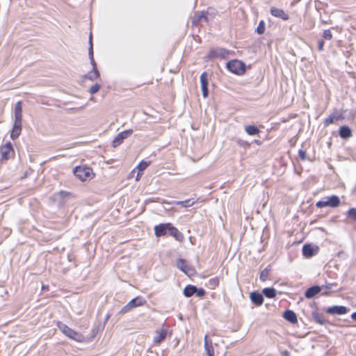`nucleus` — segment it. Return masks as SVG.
<instances>
[{
    "label": "nucleus",
    "instance_id": "nucleus-1",
    "mask_svg": "<svg viewBox=\"0 0 356 356\" xmlns=\"http://www.w3.org/2000/svg\"><path fill=\"white\" fill-rule=\"evenodd\" d=\"M74 176L81 181H88L95 177L92 169L88 166L80 165L73 169Z\"/></svg>",
    "mask_w": 356,
    "mask_h": 356
},
{
    "label": "nucleus",
    "instance_id": "nucleus-2",
    "mask_svg": "<svg viewBox=\"0 0 356 356\" xmlns=\"http://www.w3.org/2000/svg\"><path fill=\"white\" fill-rule=\"evenodd\" d=\"M58 327L66 337L76 341L82 342L85 340L84 337L81 333L74 331L62 323H58Z\"/></svg>",
    "mask_w": 356,
    "mask_h": 356
},
{
    "label": "nucleus",
    "instance_id": "nucleus-3",
    "mask_svg": "<svg viewBox=\"0 0 356 356\" xmlns=\"http://www.w3.org/2000/svg\"><path fill=\"white\" fill-rule=\"evenodd\" d=\"M227 69L236 74H242L245 72V64L238 60H233L227 63Z\"/></svg>",
    "mask_w": 356,
    "mask_h": 356
},
{
    "label": "nucleus",
    "instance_id": "nucleus-4",
    "mask_svg": "<svg viewBox=\"0 0 356 356\" xmlns=\"http://www.w3.org/2000/svg\"><path fill=\"white\" fill-rule=\"evenodd\" d=\"M14 155L15 151L10 142L5 143L0 147L1 160L7 161L13 158Z\"/></svg>",
    "mask_w": 356,
    "mask_h": 356
},
{
    "label": "nucleus",
    "instance_id": "nucleus-5",
    "mask_svg": "<svg viewBox=\"0 0 356 356\" xmlns=\"http://www.w3.org/2000/svg\"><path fill=\"white\" fill-rule=\"evenodd\" d=\"M340 204V200L338 196L332 195L327 198V200H321L316 202V206L318 208L325 207H337Z\"/></svg>",
    "mask_w": 356,
    "mask_h": 356
},
{
    "label": "nucleus",
    "instance_id": "nucleus-6",
    "mask_svg": "<svg viewBox=\"0 0 356 356\" xmlns=\"http://www.w3.org/2000/svg\"><path fill=\"white\" fill-rule=\"evenodd\" d=\"M132 134V130L129 129L119 133L113 140V147H117L122 143L124 139L130 137Z\"/></svg>",
    "mask_w": 356,
    "mask_h": 356
},
{
    "label": "nucleus",
    "instance_id": "nucleus-7",
    "mask_svg": "<svg viewBox=\"0 0 356 356\" xmlns=\"http://www.w3.org/2000/svg\"><path fill=\"white\" fill-rule=\"evenodd\" d=\"M177 267L188 275H193L195 270L192 268L187 261L182 259H179L177 261Z\"/></svg>",
    "mask_w": 356,
    "mask_h": 356
},
{
    "label": "nucleus",
    "instance_id": "nucleus-8",
    "mask_svg": "<svg viewBox=\"0 0 356 356\" xmlns=\"http://www.w3.org/2000/svg\"><path fill=\"white\" fill-rule=\"evenodd\" d=\"M200 84H201V90L202 92V95L204 98L208 96V75L206 72H204L200 75Z\"/></svg>",
    "mask_w": 356,
    "mask_h": 356
},
{
    "label": "nucleus",
    "instance_id": "nucleus-9",
    "mask_svg": "<svg viewBox=\"0 0 356 356\" xmlns=\"http://www.w3.org/2000/svg\"><path fill=\"white\" fill-rule=\"evenodd\" d=\"M167 330L163 327H160L155 331L153 341L155 343H161L166 337Z\"/></svg>",
    "mask_w": 356,
    "mask_h": 356
},
{
    "label": "nucleus",
    "instance_id": "nucleus-10",
    "mask_svg": "<svg viewBox=\"0 0 356 356\" xmlns=\"http://www.w3.org/2000/svg\"><path fill=\"white\" fill-rule=\"evenodd\" d=\"M228 54V51L222 48L214 49L210 51V56L212 58H225Z\"/></svg>",
    "mask_w": 356,
    "mask_h": 356
},
{
    "label": "nucleus",
    "instance_id": "nucleus-11",
    "mask_svg": "<svg viewBox=\"0 0 356 356\" xmlns=\"http://www.w3.org/2000/svg\"><path fill=\"white\" fill-rule=\"evenodd\" d=\"M347 312V308L344 306H333L327 308V313L330 314H343Z\"/></svg>",
    "mask_w": 356,
    "mask_h": 356
},
{
    "label": "nucleus",
    "instance_id": "nucleus-12",
    "mask_svg": "<svg viewBox=\"0 0 356 356\" xmlns=\"http://www.w3.org/2000/svg\"><path fill=\"white\" fill-rule=\"evenodd\" d=\"M15 120L17 122H22V102L18 101L15 105L14 111Z\"/></svg>",
    "mask_w": 356,
    "mask_h": 356
},
{
    "label": "nucleus",
    "instance_id": "nucleus-13",
    "mask_svg": "<svg viewBox=\"0 0 356 356\" xmlns=\"http://www.w3.org/2000/svg\"><path fill=\"white\" fill-rule=\"evenodd\" d=\"M22 131V122L14 121L13 129L10 133V138L15 139L18 138Z\"/></svg>",
    "mask_w": 356,
    "mask_h": 356
},
{
    "label": "nucleus",
    "instance_id": "nucleus-14",
    "mask_svg": "<svg viewBox=\"0 0 356 356\" xmlns=\"http://www.w3.org/2000/svg\"><path fill=\"white\" fill-rule=\"evenodd\" d=\"M250 298L251 301L254 304H255L257 306H260L263 304V302H264L263 296L257 291L252 292L250 295Z\"/></svg>",
    "mask_w": 356,
    "mask_h": 356
},
{
    "label": "nucleus",
    "instance_id": "nucleus-15",
    "mask_svg": "<svg viewBox=\"0 0 356 356\" xmlns=\"http://www.w3.org/2000/svg\"><path fill=\"white\" fill-rule=\"evenodd\" d=\"M204 350L207 356H214V349L211 341L209 340L208 335L204 336Z\"/></svg>",
    "mask_w": 356,
    "mask_h": 356
},
{
    "label": "nucleus",
    "instance_id": "nucleus-16",
    "mask_svg": "<svg viewBox=\"0 0 356 356\" xmlns=\"http://www.w3.org/2000/svg\"><path fill=\"white\" fill-rule=\"evenodd\" d=\"M168 227H169V223L160 224L159 225L155 226L154 234L156 236L160 237L161 236L165 235L168 232Z\"/></svg>",
    "mask_w": 356,
    "mask_h": 356
},
{
    "label": "nucleus",
    "instance_id": "nucleus-17",
    "mask_svg": "<svg viewBox=\"0 0 356 356\" xmlns=\"http://www.w3.org/2000/svg\"><path fill=\"white\" fill-rule=\"evenodd\" d=\"M168 232L169 234L174 238H175L177 241H181L183 239L182 234L175 227H173L170 223H169V227H168Z\"/></svg>",
    "mask_w": 356,
    "mask_h": 356
},
{
    "label": "nucleus",
    "instance_id": "nucleus-18",
    "mask_svg": "<svg viewBox=\"0 0 356 356\" xmlns=\"http://www.w3.org/2000/svg\"><path fill=\"white\" fill-rule=\"evenodd\" d=\"M270 13L275 17H280L285 20L289 19V15L282 9L280 8L275 7L272 8L270 9Z\"/></svg>",
    "mask_w": 356,
    "mask_h": 356
},
{
    "label": "nucleus",
    "instance_id": "nucleus-19",
    "mask_svg": "<svg viewBox=\"0 0 356 356\" xmlns=\"http://www.w3.org/2000/svg\"><path fill=\"white\" fill-rule=\"evenodd\" d=\"M150 164V162L149 161H141L138 165H137V170H138V173H137V176L136 177V180H138L142 174H143V171L145 170Z\"/></svg>",
    "mask_w": 356,
    "mask_h": 356
},
{
    "label": "nucleus",
    "instance_id": "nucleus-20",
    "mask_svg": "<svg viewBox=\"0 0 356 356\" xmlns=\"http://www.w3.org/2000/svg\"><path fill=\"white\" fill-rule=\"evenodd\" d=\"M302 254L305 257H311L315 254V249L312 245L306 244L302 248Z\"/></svg>",
    "mask_w": 356,
    "mask_h": 356
},
{
    "label": "nucleus",
    "instance_id": "nucleus-21",
    "mask_svg": "<svg viewBox=\"0 0 356 356\" xmlns=\"http://www.w3.org/2000/svg\"><path fill=\"white\" fill-rule=\"evenodd\" d=\"M100 74L97 68L96 65L95 67L92 66V70L88 72L87 75L85 76L86 79H88L91 81H94L99 77Z\"/></svg>",
    "mask_w": 356,
    "mask_h": 356
},
{
    "label": "nucleus",
    "instance_id": "nucleus-22",
    "mask_svg": "<svg viewBox=\"0 0 356 356\" xmlns=\"http://www.w3.org/2000/svg\"><path fill=\"white\" fill-rule=\"evenodd\" d=\"M321 291V288L318 286H314L309 288L305 292V297L311 298Z\"/></svg>",
    "mask_w": 356,
    "mask_h": 356
},
{
    "label": "nucleus",
    "instance_id": "nucleus-23",
    "mask_svg": "<svg viewBox=\"0 0 356 356\" xmlns=\"http://www.w3.org/2000/svg\"><path fill=\"white\" fill-rule=\"evenodd\" d=\"M339 136L342 138H348L352 136L350 129L347 126H343L339 129Z\"/></svg>",
    "mask_w": 356,
    "mask_h": 356
},
{
    "label": "nucleus",
    "instance_id": "nucleus-24",
    "mask_svg": "<svg viewBox=\"0 0 356 356\" xmlns=\"http://www.w3.org/2000/svg\"><path fill=\"white\" fill-rule=\"evenodd\" d=\"M284 318L292 323H295L297 322V317L296 314L291 310H287L284 312Z\"/></svg>",
    "mask_w": 356,
    "mask_h": 356
},
{
    "label": "nucleus",
    "instance_id": "nucleus-25",
    "mask_svg": "<svg viewBox=\"0 0 356 356\" xmlns=\"http://www.w3.org/2000/svg\"><path fill=\"white\" fill-rule=\"evenodd\" d=\"M245 132L250 136H254L259 134V129L254 125H248L245 127Z\"/></svg>",
    "mask_w": 356,
    "mask_h": 356
},
{
    "label": "nucleus",
    "instance_id": "nucleus-26",
    "mask_svg": "<svg viewBox=\"0 0 356 356\" xmlns=\"http://www.w3.org/2000/svg\"><path fill=\"white\" fill-rule=\"evenodd\" d=\"M197 291V288L192 285H188L184 289V294L186 297H191Z\"/></svg>",
    "mask_w": 356,
    "mask_h": 356
},
{
    "label": "nucleus",
    "instance_id": "nucleus-27",
    "mask_svg": "<svg viewBox=\"0 0 356 356\" xmlns=\"http://www.w3.org/2000/svg\"><path fill=\"white\" fill-rule=\"evenodd\" d=\"M90 47L88 49V55L90 57V63L92 66L95 67L96 63L93 58V49H92V35H90L89 38Z\"/></svg>",
    "mask_w": 356,
    "mask_h": 356
},
{
    "label": "nucleus",
    "instance_id": "nucleus-28",
    "mask_svg": "<svg viewBox=\"0 0 356 356\" xmlns=\"http://www.w3.org/2000/svg\"><path fill=\"white\" fill-rule=\"evenodd\" d=\"M263 293L267 298H274L276 296V290L274 288H265L263 289Z\"/></svg>",
    "mask_w": 356,
    "mask_h": 356
},
{
    "label": "nucleus",
    "instance_id": "nucleus-29",
    "mask_svg": "<svg viewBox=\"0 0 356 356\" xmlns=\"http://www.w3.org/2000/svg\"><path fill=\"white\" fill-rule=\"evenodd\" d=\"M195 203V201L193 199H188L184 201H179L176 202L175 204L177 205H181L182 207H189L193 206Z\"/></svg>",
    "mask_w": 356,
    "mask_h": 356
},
{
    "label": "nucleus",
    "instance_id": "nucleus-30",
    "mask_svg": "<svg viewBox=\"0 0 356 356\" xmlns=\"http://www.w3.org/2000/svg\"><path fill=\"white\" fill-rule=\"evenodd\" d=\"M339 119V116H336L335 115H330L324 120V125L328 126L330 124L333 123L334 121L338 120Z\"/></svg>",
    "mask_w": 356,
    "mask_h": 356
},
{
    "label": "nucleus",
    "instance_id": "nucleus-31",
    "mask_svg": "<svg viewBox=\"0 0 356 356\" xmlns=\"http://www.w3.org/2000/svg\"><path fill=\"white\" fill-rule=\"evenodd\" d=\"M269 272H270V266H268L267 268H266L265 269H264L261 271V273L260 274V280L262 282H264L268 279V275H269Z\"/></svg>",
    "mask_w": 356,
    "mask_h": 356
},
{
    "label": "nucleus",
    "instance_id": "nucleus-32",
    "mask_svg": "<svg viewBox=\"0 0 356 356\" xmlns=\"http://www.w3.org/2000/svg\"><path fill=\"white\" fill-rule=\"evenodd\" d=\"M347 216L350 219L356 221V209L351 208L347 211Z\"/></svg>",
    "mask_w": 356,
    "mask_h": 356
},
{
    "label": "nucleus",
    "instance_id": "nucleus-33",
    "mask_svg": "<svg viewBox=\"0 0 356 356\" xmlns=\"http://www.w3.org/2000/svg\"><path fill=\"white\" fill-rule=\"evenodd\" d=\"M255 31L258 33V34H263L265 31V23L263 20L260 21L259 22V24L257 26V28L256 29Z\"/></svg>",
    "mask_w": 356,
    "mask_h": 356
},
{
    "label": "nucleus",
    "instance_id": "nucleus-34",
    "mask_svg": "<svg viewBox=\"0 0 356 356\" xmlns=\"http://www.w3.org/2000/svg\"><path fill=\"white\" fill-rule=\"evenodd\" d=\"M202 18H204L206 19V17L204 16V15L203 13L195 14L193 19V24H197L199 22H200V20Z\"/></svg>",
    "mask_w": 356,
    "mask_h": 356
},
{
    "label": "nucleus",
    "instance_id": "nucleus-35",
    "mask_svg": "<svg viewBox=\"0 0 356 356\" xmlns=\"http://www.w3.org/2000/svg\"><path fill=\"white\" fill-rule=\"evenodd\" d=\"M101 86L98 83L94 84L89 88V92L92 95L97 93L100 89Z\"/></svg>",
    "mask_w": 356,
    "mask_h": 356
},
{
    "label": "nucleus",
    "instance_id": "nucleus-36",
    "mask_svg": "<svg viewBox=\"0 0 356 356\" xmlns=\"http://www.w3.org/2000/svg\"><path fill=\"white\" fill-rule=\"evenodd\" d=\"M134 307V299L131 300L122 309V313H125L129 311Z\"/></svg>",
    "mask_w": 356,
    "mask_h": 356
},
{
    "label": "nucleus",
    "instance_id": "nucleus-37",
    "mask_svg": "<svg viewBox=\"0 0 356 356\" xmlns=\"http://www.w3.org/2000/svg\"><path fill=\"white\" fill-rule=\"evenodd\" d=\"M323 38L326 40H331L332 38L331 31L330 30H325L323 32Z\"/></svg>",
    "mask_w": 356,
    "mask_h": 356
},
{
    "label": "nucleus",
    "instance_id": "nucleus-38",
    "mask_svg": "<svg viewBox=\"0 0 356 356\" xmlns=\"http://www.w3.org/2000/svg\"><path fill=\"white\" fill-rule=\"evenodd\" d=\"M237 143L240 146H242V147H248V146L250 145V144L247 141H245V140H241V139L237 140Z\"/></svg>",
    "mask_w": 356,
    "mask_h": 356
},
{
    "label": "nucleus",
    "instance_id": "nucleus-39",
    "mask_svg": "<svg viewBox=\"0 0 356 356\" xmlns=\"http://www.w3.org/2000/svg\"><path fill=\"white\" fill-rule=\"evenodd\" d=\"M298 155L300 156V158L302 159V160H305L306 159V152L302 150V149H300L299 152H298Z\"/></svg>",
    "mask_w": 356,
    "mask_h": 356
},
{
    "label": "nucleus",
    "instance_id": "nucleus-40",
    "mask_svg": "<svg viewBox=\"0 0 356 356\" xmlns=\"http://www.w3.org/2000/svg\"><path fill=\"white\" fill-rule=\"evenodd\" d=\"M196 293L197 296L202 297L205 294V291L203 289H197Z\"/></svg>",
    "mask_w": 356,
    "mask_h": 356
},
{
    "label": "nucleus",
    "instance_id": "nucleus-41",
    "mask_svg": "<svg viewBox=\"0 0 356 356\" xmlns=\"http://www.w3.org/2000/svg\"><path fill=\"white\" fill-rule=\"evenodd\" d=\"M323 45H324V42L323 40H318V49L319 51H322L323 49Z\"/></svg>",
    "mask_w": 356,
    "mask_h": 356
},
{
    "label": "nucleus",
    "instance_id": "nucleus-42",
    "mask_svg": "<svg viewBox=\"0 0 356 356\" xmlns=\"http://www.w3.org/2000/svg\"><path fill=\"white\" fill-rule=\"evenodd\" d=\"M142 305V301L140 299H138V298H135V307L138 306V305Z\"/></svg>",
    "mask_w": 356,
    "mask_h": 356
},
{
    "label": "nucleus",
    "instance_id": "nucleus-43",
    "mask_svg": "<svg viewBox=\"0 0 356 356\" xmlns=\"http://www.w3.org/2000/svg\"><path fill=\"white\" fill-rule=\"evenodd\" d=\"M351 318L356 321V312L353 313L352 315H351Z\"/></svg>",
    "mask_w": 356,
    "mask_h": 356
},
{
    "label": "nucleus",
    "instance_id": "nucleus-44",
    "mask_svg": "<svg viewBox=\"0 0 356 356\" xmlns=\"http://www.w3.org/2000/svg\"><path fill=\"white\" fill-rule=\"evenodd\" d=\"M282 355H283V356H289L290 355V354L288 351H284Z\"/></svg>",
    "mask_w": 356,
    "mask_h": 356
},
{
    "label": "nucleus",
    "instance_id": "nucleus-45",
    "mask_svg": "<svg viewBox=\"0 0 356 356\" xmlns=\"http://www.w3.org/2000/svg\"><path fill=\"white\" fill-rule=\"evenodd\" d=\"M213 282H218V280H217V279H215V280H213Z\"/></svg>",
    "mask_w": 356,
    "mask_h": 356
}]
</instances>
